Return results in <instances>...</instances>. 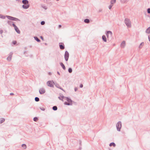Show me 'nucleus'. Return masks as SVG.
<instances>
[{
  "instance_id": "nucleus-51",
  "label": "nucleus",
  "mask_w": 150,
  "mask_h": 150,
  "mask_svg": "<svg viewBox=\"0 0 150 150\" xmlns=\"http://www.w3.org/2000/svg\"><path fill=\"white\" fill-rule=\"evenodd\" d=\"M50 74V73H49V74Z\"/></svg>"
},
{
  "instance_id": "nucleus-29",
  "label": "nucleus",
  "mask_w": 150,
  "mask_h": 150,
  "mask_svg": "<svg viewBox=\"0 0 150 150\" xmlns=\"http://www.w3.org/2000/svg\"><path fill=\"white\" fill-rule=\"evenodd\" d=\"M22 147L24 149H25L26 148V145L25 144H23L22 145Z\"/></svg>"
},
{
  "instance_id": "nucleus-9",
  "label": "nucleus",
  "mask_w": 150,
  "mask_h": 150,
  "mask_svg": "<svg viewBox=\"0 0 150 150\" xmlns=\"http://www.w3.org/2000/svg\"><path fill=\"white\" fill-rule=\"evenodd\" d=\"M39 92L40 94H42L45 92V91L43 88H41L39 89Z\"/></svg>"
},
{
  "instance_id": "nucleus-5",
  "label": "nucleus",
  "mask_w": 150,
  "mask_h": 150,
  "mask_svg": "<svg viewBox=\"0 0 150 150\" xmlns=\"http://www.w3.org/2000/svg\"><path fill=\"white\" fill-rule=\"evenodd\" d=\"M47 85L51 87H54V84H55L52 81H49L47 83Z\"/></svg>"
},
{
  "instance_id": "nucleus-11",
  "label": "nucleus",
  "mask_w": 150,
  "mask_h": 150,
  "mask_svg": "<svg viewBox=\"0 0 150 150\" xmlns=\"http://www.w3.org/2000/svg\"><path fill=\"white\" fill-rule=\"evenodd\" d=\"M13 54V53L12 52H11L9 53L8 56L7 58V60L9 61H10L11 60Z\"/></svg>"
},
{
  "instance_id": "nucleus-24",
  "label": "nucleus",
  "mask_w": 150,
  "mask_h": 150,
  "mask_svg": "<svg viewBox=\"0 0 150 150\" xmlns=\"http://www.w3.org/2000/svg\"><path fill=\"white\" fill-rule=\"evenodd\" d=\"M52 109L54 111H56L57 110V106H54L52 107Z\"/></svg>"
},
{
  "instance_id": "nucleus-31",
  "label": "nucleus",
  "mask_w": 150,
  "mask_h": 150,
  "mask_svg": "<svg viewBox=\"0 0 150 150\" xmlns=\"http://www.w3.org/2000/svg\"><path fill=\"white\" fill-rule=\"evenodd\" d=\"M33 120L34 121L37 122L38 120V118L37 117H35L33 118Z\"/></svg>"
},
{
  "instance_id": "nucleus-45",
  "label": "nucleus",
  "mask_w": 150,
  "mask_h": 150,
  "mask_svg": "<svg viewBox=\"0 0 150 150\" xmlns=\"http://www.w3.org/2000/svg\"><path fill=\"white\" fill-rule=\"evenodd\" d=\"M14 95V94H13V93H10V95Z\"/></svg>"
},
{
  "instance_id": "nucleus-18",
  "label": "nucleus",
  "mask_w": 150,
  "mask_h": 150,
  "mask_svg": "<svg viewBox=\"0 0 150 150\" xmlns=\"http://www.w3.org/2000/svg\"><path fill=\"white\" fill-rule=\"evenodd\" d=\"M55 85V86L57 88L62 90H63V89L59 86V85L58 84H54Z\"/></svg>"
},
{
  "instance_id": "nucleus-43",
  "label": "nucleus",
  "mask_w": 150,
  "mask_h": 150,
  "mask_svg": "<svg viewBox=\"0 0 150 150\" xmlns=\"http://www.w3.org/2000/svg\"><path fill=\"white\" fill-rule=\"evenodd\" d=\"M148 39L149 41H150V35L148 36Z\"/></svg>"
},
{
  "instance_id": "nucleus-42",
  "label": "nucleus",
  "mask_w": 150,
  "mask_h": 150,
  "mask_svg": "<svg viewBox=\"0 0 150 150\" xmlns=\"http://www.w3.org/2000/svg\"><path fill=\"white\" fill-rule=\"evenodd\" d=\"M22 72L23 73H25L26 71L25 70H23L22 71Z\"/></svg>"
},
{
  "instance_id": "nucleus-1",
  "label": "nucleus",
  "mask_w": 150,
  "mask_h": 150,
  "mask_svg": "<svg viewBox=\"0 0 150 150\" xmlns=\"http://www.w3.org/2000/svg\"><path fill=\"white\" fill-rule=\"evenodd\" d=\"M65 98L66 99V100L67 102H65L64 103V105H72V101L71 99L67 97H65Z\"/></svg>"
},
{
  "instance_id": "nucleus-35",
  "label": "nucleus",
  "mask_w": 150,
  "mask_h": 150,
  "mask_svg": "<svg viewBox=\"0 0 150 150\" xmlns=\"http://www.w3.org/2000/svg\"><path fill=\"white\" fill-rule=\"evenodd\" d=\"M5 121V119L4 118L2 119L0 122V123H1Z\"/></svg>"
},
{
  "instance_id": "nucleus-49",
  "label": "nucleus",
  "mask_w": 150,
  "mask_h": 150,
  "mask_svg": "<svg viewBox=\"0 0 150 150\" xmlns=\"http://www.w3.org/2000/svg\"><path fill=\"white\" fill-rule=\"evenodd\" d=\"M102 40H103V35L102 37Z\"/></svg>"
},
{
  "instance_id": "nucleus-10",
  "label": "nucleus",
  "mask_w": 150,
  "mask_h": 150,
  "mask_svg": "<svg viewBox=\"0 0 150 150\" xmlns=\"http://www.w3.org/2000/svg\"><path fill=\"white\" fill-rule=\"evenodd\" d=\"M59 48L61 50H63L64 49L65 47L64 43L62 42H60L59 43Z\"/></svg>"
},
{
  "instance_id": "nucleus-16",
  "label": "nucleus",
  "mask_w": 150,
  "mask_h": 150,
  "mask_svg": "<svg viewBox=\"0 0 150 150\" xmlns=\"http://www.w3.org/2000/svg\"><path fill=\"white\" fill-rule=\"evenodd\" d=\"M146 33L148 34L150 33V26L148 27L146 30Z\"/></svg>"
},
{
  "instance_id": "nucleus-12",
  "label": "nucleus",
  "mask_w": 150,
  "mask_h": 150,
  "mask_svg": "<svg viewBox=\"0 0 150 150\" xmlns=\"http://www.w3.org/2000/svg\"><path fill=\"white\" fill-rule=\"evenodd\" d=\"M126 43L125 42V41H123L121 43L120 47L122 48H124L125 46Z\"/></svg>"
},
{
  "instance_id": "nucleus-7",
  "label": "nucleus",
  "mask_w": 150,
  "mask_h": 150,
  "mask_svg": "<svg viewBox=\"0 0 150 150\" xmlns=\"http://www.w3.org/2000/svg\"><path fill=\"white\" fill-rule=\"evenodd\" d=\"M112 35V33L111 31H107V33H106V35L107 37V38L108 39V41L109 42L110 40H109V36L110 37Z\"/></svg>"
},
{
  "instance_id": "nucleus-33",
  "label": "nucleus",
  "mask_w": 150,
  "mask_h": 150,
  "mask_svg": "<svg viewBox=\"0 0 150 150\" xmlns=\"http://www.w3.org/2000/svg\"><path fill=\"white\" fill-rule=\"evenodd\" d=\"M45 22L44 21H42L41 22V24L42 25H44L45 24Z\"/></svg>"
},
{
  "instance_id": "nucleus-15",
  "label": "nucleus",
  "mask_w": 150,
  "mask_h": 150,
  "mask_svg": "<svg viewBox=\"0 0 150 150\" xmlns=\"http://www.w3.org/2000/svg\"><path fill=\"white\" fill-rule=\"evenodd\" d=\"M60 64L61 65V66L62 67L63 69L65 70L66 69V67L65 66V65H64V64L62 63V62H60Z\"/></svg>"
},
{
  "instance_id": "nucleus-6",
  "label": "nucleus",
  "mask_w": 150,
  "mask_h": 150,
  "mask_svg": "<svg viewBox=\"0 0 150 150\" xmlns=\"http://www.w3.org/2000/svg\"><path fill=\"white\" fill-rule=\"evenodd\" d=\"M12 26L13 27L15 30L18 33L20 34V31L17 27L15 25L14 23L12 24Z\"/></svg>"
},
{
  "instance_id": "nucleus-41",
  "label": "nucleus",
  "mask_w": 150,
  "mask_h": 150,
  "mask_svg": "<svg viewBox=\"0 0 150 150\" xmlns=\"http://www.w3.org/2000/svg\"><path fill=\"white\" fill-rule=\"evenodd\" d=\"M77 90L78 88H77L76 87L74 88V90L75 91H76Z\"/></svg>"
},
{
  "instance_id": "nucleus-37",
  "label": "nucleus",
  "mask_w": 150,
  "mask_h": 150,
  "mask_svg": "<svg viewBox=\"0 0 150 150\" xmlns=\"http://www.w3.org/2000/svg\"><path fill=\"white\" fill-rule=\"evenodd\" d=\"M40 108L42 111H44L45 110V108H44L40 107Z\"/></svg>"
},
{
  "instance_id": "nucleus-36",
  "label": "nucleus",
  "mask_w": 150,
  "mask_h": 150,
  "mask_svg": "<svg viewBox=\"0 0 150 150\" xmlns=\"http://www.w3.org/2000/svg\"><path fill=\"white\" fill-rule=\"evenodd\" d=\"M12 43L14 45H16L17 43V42L16 41H13Z\"/></svg>"
},
{
  "instance_id": "nucleus-2",
  "label": "nucleus",
  "mask_w": 150,
  "mask_h": 150,
  "mask_svg": "<svg viewBox=\"0 0 150 150\" xmlns=\"http://www.w3.org/2000/svg\"><path fill=\"white\" fill-rule=\"evenodd\" d=\"M125 23L128 28H130L131 27V22L129 19L127 18H125Z\"/></svg>"
},
{
  "instance_id": "nucleus-26",
  "label": "nucleus",
  "mask_w": 150,
  "mask_h": 150,
  "mask_svg": "<svg viewBox=\"0 0 150 150\" xmlns=\"http://www.w3.org/2000/svg\"><path fill=\"white\" fill-rule=\"evenodd\" d=\"M68 71L69 73H71L72 71V69L71 68H69L68 69Z\"/></svg>"
},
{
  "instance_id": "nucleus-13",
  "label": "nucleus",
  "mask_w": 150,
  "mask_h": 150,
  "mask_svg": "<svg viewBox=\"0 0 150 150\" xmlns=\"http://www.w3.org/2000/svg\"><path fill=\"white\" fill-rule=\"evenodd\" d=\"M30 6L29 4L23 5L22 6V7L25 9H27L29 8Z\"/></svg>"
},
{
  "instance_id": "nucleus-17",
  "label": "nucleus",
  "mask_w": 150,
  "mask_h": 150,
  "mask_svg": "<svg viewBox=\"0 0 150 150\" xmlns=\"http://www.w3.org/2000/svg\"><path fill=\"white\" fill-rule=\"evenodd\" d=\"M34 38L35 40L38 42H39L40 41V40L37 37L35 36L34 37Z\"/></svg>"
},
{
  "instance_id": "nucleus-48",
  "label": "nucleus",
  "mask_w": 150,
  "mask_h": 150,
  "mask_svg": "<svg viewBox=\"0 0 150 150\" xmlns=\"http://www.w3.org/2000/svg\"><path fill=\"white\" fill-rule=\"evenodd\" d=\"M102 11V10H99V12H100L101 11Z\"/></svg>"
},
{
  "instance_id": "nucleus-38",
  "label": "nucleus",
  "mask_w": 150,
  "mask_h": 150,
  "mask_svg": "<svg viewBox=\"0 0 150 150\" xmlns=\"http://www.w3.org/2000/svg\"><path fill=\"white\" fill-rule=\"evenodd\" d=\"M147 13H150V8H148L147 9Z\"/></svg>"
},
{
  "instance_id": "nucleus-27",
  "label": "nucleus",
  "mask_w": 150,
  "mask_h": 150,
  "mask_svg": "<svg viewBox=\"0 0 150 150\" xmlns=\"http://www.w3.org/2000/svg\"><path fill=\"white\" fill-rule=\"evenodd\" d=\"M6 16H3L1 14H0V18L2 19H5V18Z\"/></svg>"
},
{
  "instance_id": "nucleus-28",
  "label": "nucleus",
  "mask_w": 150,
  "mask_h": 150,
  "mask_svg": "<svg viewBox=\"0 0 150 150\" xmlns=\"http://www.w3.org/2000/svg\"><path fill=\"white\" fill-rule=\"evenodd\" d=\"M35 101L38 102L39 101L40 99L38 97H36L35 98Z\"/></svg>"
},
{
  "instance_id": "nucleus-21",
  "label": "nucleus",
  "mask_w": 150,
  "mask_h": 150,
  "mask_svg": "<svg viewBox=\"0 0 150 150\" xmlns=\"http://www.w3.org/2000/svg\"><path fill=\"white\" fill-rule=\"evenodd\" d=\"M144 45V43L143 42H142L139 46V48L140 49L142 48V46H143Z\"/></svg>"
},
{
  "instance_id": "nucleus-39",
  "label": "nucleus",
  "mask_w": 150,
  "mask_h": 150,
  "mask_svg": "<svg viewBox=\"0 0 150 150\" xmlns=\"http://www.w3.org/2000/svg\"><path fill=\"white\" fill-rule=\"evenodd\" d=\"M83 85L82 84H81L80 85V87L81 88H82L83 87Z\"/></svg>"
},
{
  "instance_id": "nucleus-44",
  "label": "nucleus",
  "mask_w": 150,
  "mask_h": 150,
  "mask_svg": "<svg viewBox=\"0 0 150 150\" xmlns=\"http://www.w3.org/2000/svg\"><path fill=\"white\" fill-rule=\"evenodd\" d=\"M61 27H62L61 25H59V28H60Z\"/></svg>"
},
{
  "instance_id": "nucleus-40",
  "label": "nucleus",
  "mask_w": 150,
  "mask_h": 150,
  "mask_svg": "<svg viewBox=\"0 0 150 150\" xmlns=\"http://www.w3.org/2000/svg\"><path fill=\"white\" fill-rule=\"evenodd\" d=\"M3 30H0V33L1 34H2L3 33Z\"/></svg>"
},
{
  "instance_id": "nucleus-22",
  "label": "nucleus",
  "mask_w": 150,
  "mask_h": 150,
  "mask_svg": "<svg viewBox=\"0 0 150 150\" xmlns=\"http://www.w3.org/2000/svg\"><path fill=\"white\" fill-rule=\"evenodd\" d=\"M110 146H113L114 147H115L116 146L114 142H112L109 145Z\"/></svg>"
},
{
  "instance_id": "nucleus-23",
  "label": "nucleus",
  "mask_w": 150,
  "mask_h": 150,
  "mask_svg": "<svg viewBox=\"0 0 150 150\" xmlns=\"http://www.w3.org/2000/svg\"><path fill=\"white\" fill-rule=\"evenodd\" d=\"M65 97H64V96H59L58 97V98L60 100H63V99L64 98H65Z\"/></svg>"
},
{
  "instance_id": "nucleus-4",
  "label": "nucleus",
  "mask_w": 150,
  "mask_h": 150,
  "mask_svg": "<svg viewBox=\"0 0 150 150\" xmlns=\"http://www.w3.org/2000/svg\"><path fill=\"white\" fill-rule=\"evenodd\" d=\"M6 17L8 19H9V20H11V21H20V20L19 19H18L17 18H16L10 16L6 15Z\"/></svg>"
},
{
  "instance_id": "nucleus-25",
  "label": "nucleus",
  "mask_w": 150,
  "mask_h": 150,
  "mask_svg": "<svg viewBox=\"0 0 150 150\" xmlns=\"http://www.w3.org/2000/svg\"><path fill=\"white\" fill-rule=\"evenodd\" d=\"M116 2V0H111L110 1V3L113 5L115 4Z\"/></svg>"
},
{
  "instance_id": "nucleus-8",
  "label": "nucleus",
  "mask_w": 150,
  "mask_h": 150,
  "mask_svg": "<svg viewBox=\"0 0 150 150\" xmlns=\"http://www.w3.org/2000/svg\"><path fill=\"white\" fill-rule=\"evenodd\" d=\"M69 57V52L67 51H66L64 54V58L66 61L68 60Z\"/></svg>"
},
{
  "instance_id": "nucleus-14",
  "label": "nucleus",
  "mask_w": 150,
  "mask_h": 150,
  "mask_svg": "<svg viewBox=\"0 0 150 150\" xmlns=\"http://www.w3.org/2000/svg\"><path fill=\"white\" fill-rule=\"evenodd\" d=\"M22 3L25 5L28 4L29 1L27 0H23Z\"/></svg>"
},
{
  "instance_id": "nucleus-32",
  "label": "nucleus",
  "mask_w": 150,
  "mask_h": 150,
  "mask_svg": "<svg viewBox=\"0 0 150 150\" xmlns=\"http://www.w3.org/2000/svg\"><path fill=\"white\" fill-rule=\"evenodd\" d=\"M113 6V5L111 4H110L109 6V9H110Z\"/></svg>"
},
{
  "instance_id": "nucleus-30",
  "label": "nucleus",
  "mask_w": 150,
  "mask_h": 150,
  "mask_svg": "<svg viewBox=\"0 0 150 150\" xmlns=\"http://www.w3.org/2000/svg\"><path fill=\"white\" fill-rule=\"evenodd\" d=\"M42 8L44 9L45 10L47 9V7L45 5H43L42 6Z\"/></svg>"
},
{
  "instance_id": "nucleus-46",
  "label": "nucleus",
  "mask_w": 150,
  "mask_h": 150,
  "mask_svg": "<svg viewBox=\"0 0 150 150\" xmlns=\"http://www.w3.org/2000/svg\"><path fill=\"white\" fill-rule=\"evenodd\" d=\"M57 74H59V75H60V73L59 72V71H57Z\"/></svg>"
},
{
  "instance_id": "nucleus-34",
  "label": "nucleus",
  "mask_w": 150,
  "mask_h": 150,
  "mask_svg": "<svg viewBox=\"0 0 150 150\" xmlns=\"http://www.w3.org/2000/svg\"><path fill=\"white\" fill-rule=\"evenodd\" d=\"M107 41V38L104 35V42H106Z\"/></svg>"
},
{
  "instance_id": "nucleus-47",
  "label": "nucleus",
  "mask_w": 150,
  "mask_h": 150,
  "mask_svg": "<svg viewBox=\"0 0 150 150\" xmlns=\"http://www.w3.org/2000/svg\"><path fill=\"white\" fill-rule=\"evenodd\" d=\"M41 38L42 40H43V38L42 36L41 37Z\"/></svg>"
},
{
  "instance_id": "nucleus-3",
  "label": "nucleus",
  "mask_w": 150,
  "mask_h": 150,
  "mask_svg": "<svg viewBox=\"0 0 150 150\" xmlns=\"http://www.w3.org/2000/svg\"><path fill=\"white\" fill-rule=\"evenodd\" d=\"M116 127L118 131H120V129L122 127V123L121 121H119L116 124Z\"/></svg>"
},
{
  "instance_id": "nucleus-50",
  "label": "nucleus",
  "mask_w": 150,
  "mask_h": 150,
  "mask_svg": "<svg viewBox=\"0 0 150 150\" xmlns=\"http://www.w3.org/2000/svg\"><path fill=\"white\" fill-rule=\"evenodd\" d=\"M81 142L80 141V144H81Z\"/></svg>"
},
{
  "instance_id": "nucleus-19",
  "label": "nucleus",
  "mask_w": 150,
  "mask_h": 150,
  "mask_svg": "<svg viewBox=\"0 0 150 150\" xmlns=\"http://www.w3.org/2000/svg\"><path fill=\"white\" fill-rule=\"evenodd\" d=\"M7 23L10 26L12 25V24L13 23V22L10 21H8Z\"/></svg>"
},
{
  "instance_id": "nucleus-20",
  "label": "nucleus",
  "mask_w": 150,
  "mask_h": 150,
  "mask_svg": "<svg viewBox=\"0 0 150 150\" xmlns=\"http://www.w3.org/2000/svg\"><path fill=\"white\" fill-rule=\"evenodd\" d=\"M84 22L86 23H88L90 22V20L88 19H86L84 20Z\"/></svg>"
}]
</instances>
